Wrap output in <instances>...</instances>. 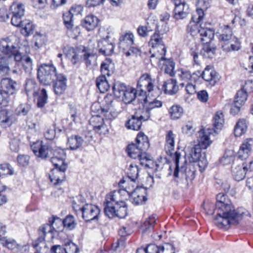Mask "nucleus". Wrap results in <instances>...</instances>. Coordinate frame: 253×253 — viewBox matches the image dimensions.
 Instances as JSON below:
<instances>
[{"label": "nucleus", "mask_w": 253, "mask_h": 253, "mask_svg": "<svg viewBox=\"0 0 253 253\" xmlns=\"http://www.w3.org/2000/svg\"><path fill=\"white\" fill-rule=\"evenodd\" d=\"M215 211L213 222L220 229H227L230 225H237L242 218L243 212L237 211L227 195L220 193L216 195Z\"/></svg>", "instance_id": "1"}, {"label": "nucleus", "mask_w": 253, "mask_h": 253, "mask_svg": "<svg viewBox=\"0 0 253 253\" xmlns=\"http://www.w3.org/2000/svg\"><path fill=\"white\" fill-rule=\"evenodd\" d=\"M135 141L136 143L127 146L126 150L127 155L132 159H137L141 165L150 168V164L153 163V158L146 152L150 146L148 137L143 132H140Z\"/></svg>", "instance_id": "2"}, {"label": "nucleus", "mask_w": 253, "mask_h": 253, "mask_svg": "<svg viewBox=\"0 0 253 253\" xmlns=\"http://www.w3.org/2000/svg\"><path fill=\"white\" fill-rule=\"evenodd\" d=\"M31 148L38 158L45 159L50 158V161L54 166L67 165L65 163L66 153L60 148H52L42 141H37L31 145Z\"/></svg>", "instance_id": "3"}, {"label": "nucleus", "mask_w": 253, "mask_h": 253, "mask_svg": "<svg viewBox=\"0 0 253 253\" xmlns=\"http://www.w3.org/2000/svg\"><path fill=\"white\" fill-rule=\"evenodd\" d=\"M121 191L114 190L106 196L104 203V211L105 214L109 218L116 217L124 218L127 214L126 204L119 199Z\"/></svg>", "instance_id": "4"}, {"label": "nucleus", "mask_w": 253, "mask_h": 253, "mask_svg": "<svg viewBox=\"0 0 253 253\" xmlns=\"http://www.w3.org/2000/svg\"><path fill=\"white\" fill-rule=\"evenodd\" d=\"M212 130L209 128L202 129L199 131L200 140L199 143L195 145L191 149V160L193 162H197L201 171H204L208 166V161L205 153H201L202 149H205L211 144L210 134Z\"/></svg>", "instance_id": "5"}, {"label": "nucleus", "mask_w": 253, "mask_h": 253, "mask_svg": "<svg viewBox=\"0 0 253 253\" xmlns=\"http://www.w3.org/2000/svg\"><path fill=\"white\" fill-rule=\"evenodd\" d=\"M114 107L113 97L110 94L99 96L96 102V119H97L99 124L96 125V130L104 127V118L111 119L110 115Z\"/></svg>", "instance_id": "6"}, {"label": "nucleus", "mask_w": 253, "mask_h": 253, "mask_svg": "<svg viewBox=\"0 0 253 253\" xmlns=\"http://www.w3.org/2000/svg\"><path fill=\"white\" fill-rule=\"evenodd\" d=\"M180 153L176 152L174 154V162L175 168L173 172L174 181L178 183L180 178H185L187 180H192L195 178L196 169L193 164L187 163L184 159V163L180 167L179 159Z\"/></svg>", "instance_id": "7"}, {"label": "nucleus", "mask_w": 253, "mask_h": 253, "mask_svg": "<svg viewBox=\"0 0 253 253\" xmlns=\"http://www.w3.org/2000/svg\"><path fill=\"white\" fill-rule=\"evenodd\" d=\"M198 6L196 13L192 17L191 20L187 27V32L192 36L199 34V28L198 24L200 23L205 16L204 10L208 8V3L205 0H199L198 3Z\"/></svg>", "instance_id": "8"}, {"label": "nucleus", "mask_w": 253, "mask_h": 253, "mask_svg": "<svg viewBox=\"0 0 253 253\" xmlns=\"http://www.w3.org/2000/svg\"><path fill=\"white\" fill-rule=\"evenodd\" d=\"M0 51L9 59H13L16 62L22 60V56L19 48L8 38L0 41Z\"/></svg>", "instance_id": "9"}, {"label": "nucleus", "mask_w": 253, "mask_h": 253, "mask_svg": "<svg viewBox=\"0 0 253 253\" xmlns=\"http://www.w3.org/2000/svg\"><path fill=\"white\" fill-rule=\"evenodd\" d=\"M58 74L55 67L51 64H43L39 67L38 78L43 85H50L55 80Z\"/></svg>", "instance_id": "10"}, {"label": "nucleus", "mask_w": 253, "mask_h": 253, "mask_svg": "<svg viewBox=\"0 0 253 253\" xmlns=\"http://www.w3.org/2000/svg\"><path fill=\"white\" fill-rule=\"evenodd\" d=\"M97 37L101 38L98 41L99 52L105 56L111 55L114 52V45L112 42H109V36L105 29L100 28Z\"/></svg>", "instance_id": "11"}, {"label": "nucleus", "mask_w": 253, "mask_h": 253, "mask_svg": "<svg viewBox=\"0 0 253 253\" xmlns=\"http://www.w3.org/2000/svg\"><path fill=\"white\" fill-rule=\"evenodd\" d=\"M84 48L81 51L78 48H74L72 47H67L65 50L66 57L70 60L73 64H77L81 59L82 56H84V59L86 61V66L91 65V60L89 58H93V54L84 53Z\"/></svg>", "instance_id": "12"}, {"label": "nucleus", "mask_w": 253, "mask_h": 253, "mask_svg": "<svg viewBox=\"0 0 253 253\" xmlns=\"http://www.w3.org/2000/svg\"><path fill=\"white\" fill-rule=\"evenodd\" d=\"M154 82L150 75L144 74L140 77L137 84L136 89L139 96H146L147 92H151L154 90Z\"/></svg>", "instance_id": "13"}, {"label": "nucleus", "mask_w": 253, "mask_h": 253, "mask_svg": "<svg viewBox=\"0 0 253 253\" xmlns=\"http://www.w3.org/2000/svg\"><path fill=\"white\" fill-rule=\"evenodd\" d=\"M10 11L12 14L11 24L15 27H21L24 20L22 18L24 15V5L22 3L13 2L10 7Z\"/></svg>", "instance_id": "14"}, {"label": "nucleus", "mask_w": 253, "mask_h": 253, "mask_svg": "<svg viewBox=\"0 0 253 253\" xmlns=\"http://www.w3.org/2000/svg\"><path fill=\"white\" fill-rule=\"evenodd\" d=\"M150 118V115H141L138 116L135 114L127 118L125 126L128 129L139 130L142 126V122L146 121Z\"/></svg>", "instance_id": "15"}, {"label": "nucleus", "mask_w": 253, "mask_h": 253, "mask_svg": "<svg viewBox=\"0 0 253 253\" xmlns=\"http://www.w3.org/2000/svg\"><path fill=\"white\" fill-rule=\"evenodd\" d=\"M126 192V190H124ZM130 201L135 205H141L147 200V189L143 187H137L132 192L127 191Z\"/></svg>", "instance_id": "16"}, {"label": "nucleus", "mask_w": 253, "mask_h": 253, "mask_svg": "<svg viewBox=\"0 0 253 253\" xmlns=\"http://www.w3.org/2000/svg\"><path fill=\"white\" fill-rule=\"evenodd\" d=\"M162 35L160 31H156L151 37L149 45L154 50L156 49L160 55L165 56L167 49L163 41Z\"/></svg>", "instance_id": "17"}, {"label": "nucleus", "mask_w": 253, "mask_h": 253, "mask_svg": "<svg viewBox=\"0 0 253 253\" xmlns=\"http://www.w3.org/2000/svg\"><path fill=\"white\" fill-rule=\"evenodd\" d=\"M67 165L55 166L49 173L50 181L54 185L60 184L64 181L65 172L67 169Z\"/></svg>", "instance_id": "18"}, {"label": "nucleus", "mask_w": 253, "mask_h": 253, "mask_svg": "<svg viewBox=\"0 0 253 253\" xmlns=\"http://www.w3.org/2000/svg\"><path fill=\"white\" fill-rule=\"evenodd\" d=\"M231 171L233 178L238 181L243 180L246 175H249L250 172L247 165L244 163L242 165L233 164Z\"/></svg>", "instance_id": "19"}, {"label": "nucleus", "mask_w": 253, "mask_h": 253, "mask_svg": "<svg viewBox=\"0 0 253 253\" xmlns=\"http://www.w3.org/2000/svg\"><path fill=\"white\" fill-rule=\"evenodd\" d=\"M221 47L226 53L238 51L242 48V42L239 38L234 36L231 40L223 42Z\"/></svg>", "instance_id": "20"}, {"label": "nucleus", "mask_w": 253, "mask_h": 253, "mask_svg": "<svg viewBox=\"0 0 253 253\" xmlns=\"http://www.w3.org/2000/svg\"><path fill=\"white\" fill-rule=\"evenodd\" d=\"M200 77L208 82L211 86L214 85L219 80L216 72L209 66H207L203 72L200 71Z\"/></svg>", "instance_id": "21"}, {"label": "nucleus", "mask_w": 253, "mask_h": 253, "mask_svg": "<svg viewBox=\"0 0 253 253\" xmlns=\"http://www.w3.org/2000/svg\"><path fill=\"white\" fill-rule=\"evenodd\" d=\"M178 76L182 81L187 83H195L200 78V71L198 70L191 73L188 70L181 68L178 70Z\"/></svg>", "instance_id": "22"}, {"label": "nucleus", "mask_w": 253, "mask_h": 253, "mask_svg": "<svg viewBox=\"0 0 253 253\" xmlns=\"http://www.w3.org/2000/svg\"><path fill=\"white\" fill-rule=\"evenodd\" d=\"M134 37L133 33L128 31L122 34L119 40V47L125 51L134 44Z\"/></svg>", "instance_id": "23"}, {"label": "nucleus", "mask_w": 253, "mask_h": 253, "mask_svg": "<svg viewBox=\"0 0 253 253\" xmlns=\"http://www.w3.org/2000/svg\"><path fill=\"white\" fill-rule=\"evenodd\" d=\"M54 83V90L56 94L60 95L62 94L67 87V78L63 75L58 74Z\"/></svg>", "instance_id": "24"}, {"label": "nucleus", "mask_w": 253, "mask_h": 253, "mask_svg": "<svg viewBox=\"0 0 253 253\" xmlns=\"http://www.w3.org/2000/svg\"><path fill=\"white\" fill-rule=\"evenodd\" d=\"M201 41L203 44L211 43L214 37V31L212 29L201 27L199 30Z\"/></svg>", "instance_id": "25"}, {"label": "nucleus", "mask_w": 253, "mask_h": 253, "mask_svg": "<svg viewBox=\"0 0 253 253\" xmlns=\"http://www.w3.org/2000/svg\"><path fill=\"white\" fill-rule=\"evenodd\" d=\"M162 89L166 94L170 95L175 94L178 90L176 79H169L164 82Z\"/></svg>", "instance_id": "26"}, {"label": "nucleus", "mask_w": 253, "mask_h": 253, "mask_svg": "<svg viewBox=\"0 0 253 253\" xmlns=\"http://www.w3.org/2000/svg\"><path fill=\"white\" fill-rule=\"evenodd\" d=\"M16 83L9 78H4L0 82V89L9 94H13L16 91Z\"/></svg>", "instance_id": "27"}, {"label": "nucleus", "mask_w": 253, "mask_h": 253, "mask_svg": "<svg viewBox=\"0 0 253 253\" xmlns=\"http://www.w3.org/2000/svg\"><path fill=\"white\" fill-rule=\"evenodd\" d=\"M33 246L36 249V253H51V249H50L47 246L46 243L42 237L39 238L33 242Z\"/></svg>", "instance_id": "28"}, {"label": "nucleus", "mask_w": 253, "mask_h": 253, "mask_svg": "<svg viewBox=\"0 0 253 253\" xmlns=\"http://www.w3.org/2000/svg\"><path fill=\"white\" fill-rule=\"evenodd\" d=\"M216 48L211 43L203 44V46L200 51V55L206 59L212 58L216 52Z\"/></svg>", "instance_id": "29"}, {"label": "nucleus", "mask_w": 253, "mask_h": 253, "mask_svg": "<svg viewBox=\"0 0 253 253\" xmlns=\"http://www.w3.org/2000/svg\"><path fill=\"white\" fill-rule=\"evenodd\" d=\"M94 211V206L92 204H85L82 207L81 213L83 218L86 221H88L95 219V216L93 215Z\"/></svg>", "instance_id": "30"}, {"label": "nucleus", "mask_w": 253, "mask_h": 253, "mask_svg": "<svg viewBox=\"0 0 253 253\" xmlns=\"http://www.w3.org/2000/svg\"><path fill=\"white\" fill-rule=\"evenodd\" d=\"M25 90L28 96H35L39 90L36 82L33 79H27L25 84Z\"/></svg>", "instance_id": "31"}, {"label": "nucleus", "mask_w": 253, "mask_h": 253, "mask_svg": "<svg viewBox=\"0 0 253 253\" xmlns=\"http://www.w3.org/2000/svg\"><path fill=\"white\" fill-rule=\"evenodd\" d=\"M160 60H164V66L165 67V73L169 75L170 77H173L175 75L174 71L175 63L171 58L167 59L165 56L162 55Z\"/></svg>", "instance_id": "32"}, {"label": "nucleus", "mask_w": 253, "mask_h": 253, "mask_svg": "<svg viewBox=\"0 0 253 253\" xmlns=\"http://www.w3.org/2000/svg\"><path fill=\"white\" fill-rule=\"evenodd\" d=\"M175 8L174 9V17L176 19H181L185 18L187 15V12L184 10L186 5L185 2L180 1L174 2Z\"/></svg>", "instance_id": "33"}, {"label": "nucleus", "mask_w": 253, "mask_h": 253, "mask_svg": "<svg viewBox=\"0 0 253 253\" xmlns=\"http://www.w3.org/2000/svg\"><path fill=\"white\" fill-rule=\"evenodd\" d=\"M224 123V120L222 113L220 112H216L213 119L212 129L214 132L218 133L222 129Z\"/></svg>", "instance_id": "34"}, {"label": "nucleus", "mask_w": 253, "mask_h": 253, "mask_svg": "<svg viewBox=\"0 0 253 253\" xmlns=\"http://www.w3.org/2000/svg\"><path fill=\"white\" fill-rule=\"evenodd\" d=\"M252 150V145L248 141H245L241 144L238 152V157L242 160L247 159Z\"/></svg>", "instance_id": "35"}, {"label": "nucleus", "mask_w": 253, "mask_h": 253, "mask_svg": "<svg viewBox=\"0 0 253 253\" xmlns=\"http://www.w3.org/2000/svg\"><path fill=\"white\" fill-rule=\"evenodd\" d=\"M138 95V92L136 89L128 87L123 95V101L125 104H129L134 101Z\"/></svg>", "instance_id": "36"}, {"label": "nucleus", "mask_w": 253, "mask_h": 253, "mask_svg": "<svg viewBox=\"0 0 253 253\" xmlns=\"http://www.w3.org/2000/svg\"><path fill=\"white\" fill-rule=\"evenodd\" d=\"M39 237H42L44 240V238L47 235H50V238H52L56 233L54 230L52 225L50 223L43 224L39 228Z\"/></svg>", "instance_id": "37"}, {"label": "nucleus", "mask_w": 253, "mask_h": 253, "mask_svg": "<svg viewBox=\"0 0 253 253\" xmlns=\"http://www.w3.org/2000/svg\"><path fill=\"white\" fill-rule=\"evenodd\" d=\"M37 106L39 108L43 107L47 103L48 94L47 90L45 88L39 89L37 94Z\"/></svg>", "instance_id": "38"}, {"label": "nucleus", "mask_w": 253, "mask_h": 253, "mask_svg": "<svg viewBox=\"0 0 253 253\" xmlns=\"http://www.w3.org/2000/svg\"><path fill=\"white\" fill-rule=\"evenodd\" d=\"M144 101L146 104L145 107L146 110L145 115H149L150 116V111L153 109L160 108L162 106L163 103L162 101L155 99L153 101L148 102L147 97L145 96Z\"/></svg>", "instance_id": "39"}, {"label": "nucleus", "mask_w": 253, "mask_h": 253, "mask_svg": "<svg viewBox=\"0 0 253 253\" xmlns=\"http://www.w3.org/2000/svg\"><path fill=\"white\" fill-rule=\"evenodd\" d=\"M247 125L245 120H239L234 127V134L236 137H240L247 131Z\"/></svg>", "instance_id": "40"}, {"label": "nucleus", "mask_w": 253, "mask_h": 253, "mask_svg": "<svg viewBox=\"0 0 253 253\" xmlns=\"http://www.w3.org/2000/svg\"><path fill=\"white\" fill-rule=\"evenodd\" d=\"M0 242L3 247L11 251H17L19 246L16 242L11 239H7L6 237L0 238Z\"/></svg>", "instance_id": "41"}, {"label": "nucleus", "mask_w": 253, "mask_h": 253, "mask_svg": "<svg viewBox=\"0 0 253 253\" xmlns=\"http://www.w3.org/2000/svg\"><path fill=\"white\" fill-rule=\"evenodd\" d=\"M127 87L125 84L117 82L113 86V92L116 97L120 98L123 96Z\"/></svg>", "instance_id": "42"}, {"label": "nucleus", "mask_w": 253, "mask_h": 253, "mask_svg": "<svg viewBox=\"0 0 253 253\" xmlns=\"http://www.w3.org/2000/svg\"><path fill=\"white\" fill-rule=\"evenodd\" d=\"M234 36L231 27L228 25H225L222 29L219 36V39L223 42H225L232 39Z\"/></svg>", "instance_id": "43"}, {"label": "nucleus", "mask_w": 253, "mask_h": 253, "mask_svg": "<svg viewBox=\"0 0 253 253\" xmlns=\"http://www.w3.org/2000/svg\"><path fill=\"white\" fill-rule=\"evenodd\" d=\"M96 86L101 93H104L109 88V84L106 80V76L102 75L96 80Z\"/></svg>", "instance_id": "44"}, {"label": "nucleus", "mask_w": 253, "mask_h": 253, "mask_svg": "<svg viewBox=\"0 0 253 253\" xmlns=\"http://www.w3.org/2000/svg\"><path fill=\"white\" fill-rule=\"evenodd\" d=\"M48 222L52 225L55 233L62 231L64 227L63 220L57 216H53L51 218H49Z\"/></svg>", "instance_id": "45"}, {"label": "nucleus", "mask_w": 253, "mask_h": 253, "mask_svg": "<svg viewBox=\"0 0 253 253\" xmlns=\"http://www.w3.org/2000/svg\"><path fill=\"white\" fill-rule=\"evenodd\" d=\"M170 118L172 120L179 119L183 113V108L178 105H173L169 110Z\"/></svg>", "instance_id": "46"}, {"label": "nucleus", "mask_w": 253, "mask_h": 253, "mask_svg": "<svg viewBox=\"0 0 253 253\" xmlns=\"http://www.w3.org/2000/svg\"><path fill=\"white\" fill-rule=\"evenodd\" d=\"M21 27L22 28L21 30V33L25 36H29L32 34L35 29V26L33 23L28 19H25L23 20Z\"/></svg>", "instance_id": "47"}, {"label": "nucleus", "mask_w": 253, "mask_h": 253, "mask_svg": "<svg viewBox=\"0 0 253 253\" xmlns=\"http://www.w3.org/2000/svg\"><path fill=\"white\" fill-rule=\"evenodd\" d=\"M83 140L81 137L77 135L72 136L68 138V144L71 150H76L82 145Z\"/></svg>", "instance_id": "48"}, {"label": "nucleus", "mask_w": 253, "mask_h": 253, "mask_svg": "<svg viewBox=\"0 0 253 253\" xmlns=\"http://www.w3.org/2000/svg\"><path fill=\"white\" fill-rule=\"evenodd\" d=\"M82 25L87 31L94 30L95 28V23L93 15L90 14L87 15L83 22Z\"/></svg>", "instance_id": "49"}, {"label": "nucleus", "mask_w": 253, "mask_h": 253, "mask_svg": "<svg viewBox=\"0 0 253 253\" xmlns=\"http://www.w3.org/2000/svg\"><path fill=\"white\" fill-rule=\"evenodd\" d=\"M139 174V168L137 166L131 164L129 166L127 177L131 181L135 182L137 179Z\"/></svg>", "instance_id": "50"}, {"label": "nucleus", "mask_w": 253, "mask_h": 253, "mask_svg": "<svg viewBox=\"0 0 253 253\" xmlns=\"http://www.w3.org/2000/svg\"><path fill=\"white\" fill-rule=\"evenodd\" d=\"M73 16L68 11L63 13V23L68 30H71L74 27Z\"/></svg>", "instance_id": "51"}, {"label": "nucleus", "mask_w": 253, "mask_h": 253, "mask_svg": "<svg viewBox=\"0 0 253 253\" xmlns=\"http://www.w3.org/2000/svg\"><path fill=\"white\" fill-rule=\"evenodd\" d=\"M10 112L6 109H3L0 111V124L1 125H11L12 121L9 115Z\"/></svg>", "instance_id": "52"}, {"label": "nucleus", "mask_w": 253, "mask_h": 253, "mask_svg": "<svg viewBox=\"0 0 253 253\" xmlns=\"http://www.w3.org/2000/svg\"><path fill=\"white\" fill-rule=\"evenodd\" d=\"M161 246H158L154 244H149L145 249H138L136 250V253H139L140 252L145 253H161Z\"/></svg>", "instance_id": "53"}, {"label": "nucleus", "mask_w": 253, "mask_h": 253, "mask_svg": "<svg viewBox=\"0 0 253 253\" xmlns=\"http://www.w3.org/2000/svg\"><path fill=\"white\" fill-rule=\"evenodd\" d=\"M22 61L23 68L25 72L30 73L33 69V63L31 58L29 56H22Z\"/></svg>", "instance_id": "54"}, {"label": "nucleus", "mask_w": 253, "mask_h": 253, "mask_svg": "<svg viewBox=\"0 0 253 253\" xmlns=\"http://www.w3.org/2000/svg\"><path fill=\"white\" fill-rule=\"evenodd\" d=\"M63 223L64 227L70 230L74 229L77 224L74 217L70 214L66 216L63 219Z\"/></svg>", "instance_id": "55"}, {"label": "nucleus", "mask_w": 253, "mask_h": 253, "mask_svg": "<svg viewBox=\"0 0 253 253\" xmlns=\"http://www.w3.org/2000/svg\"><path fill=\"white\" fill-rule=\"evenodd\" d=\"M248 98V93L246 92L244 89L241 88L236 93L235 97V100L236 102L239 103L240 104L244 105Z\"/></svg>", "instance_id": "56"}, {"label": "nucleus", "mask_w": 253, "mask_h": 253, "mask_svg": "<svg viewBox=\"0 0 253 253\" xmlns=\"http://www.w3.org/2000/svg\"><path fill=\"white\" fill-rule=\"evenodd\" d=\"M11 95L0 89V108L6 107L8 105Z\"/></svg>", "instance_id": "57"}, {"label": "nucleus", "mask_w": 253, "mask_h": 253, "mask_svg": "<svg viewBox=\"0 0 253 253\" xmlns=\"http://www.w3.org/2000/svg\"><path fill=\"white\" fill-rule=\"evenodd\" d=\"M13 59H9L8 58L2 57L0 59V71L6 74L9 71L10 62Z\"/></svg>", "instance_id": "58"}, {"label": "nucleus", "mask_w": 253, "mask_h": 253, "mask_svg": "<svg viewBox=\"0 0 253 253\" xmlns=\"http://www.w3.org/2000/svg\"><path fill=\"white\" fill-rule=\"evenodd\" d=\"M112 63V59L106 58L105 60L102 62L100 66V71L102 75L110 76V71L109 68Z\"/></svg>", "instance_id": "59"}, {"label": "nucleus", "mask_w": 253, "mask_h": 253, "mask_svg": "<svg viewBox=\"0 0 253 253\" xmlns=\"http://www.w3.org/2000/svg\"><path fill=\"white\" fill-rule=\"evenodd\" d=\"M166 147L169 151L173 150L174 147V136L171 130L168 131L166 135Z\"/></svg>", "instance_id": "60"}, {"label": "nucleus", "mask_w": 253, "mask_h": 253, "mask_svg": "<svg viewBox=\"0 0 253 253\" xmlns=\"http://www.w3.org/2000/svg\"><path fill=\"white\" fill-rule=\"evenodd\" d=\"M234 160L233 153L232 151H226L223 156L220 159V163L223 165L230 164Z\"/></svg>", "instance_id": "61"}, {"label": "nucleus", "mask_w": 253, "mask_h": 253, "mask_svg": "<svg viewBox=\"0 0 253 253\" xmlns=\"http://www.w3.org/2000/svg\"><path fill=\"white\" fill-rule=\"evenodd\" d=\"M65 253H78L79 249L77 246L71 241H67L65 243Z\"/></svg>", "instance_id": "62"}, {"label": "nucleus", "mask_w": 253, "mask_h": 253, "mask_svg": "<svg viewBox=\"0 0 253 253\" xmlns=\"http://www.w3.org/2000/svg\"><path fill=\"white\" fill-rule=\"evenodd\" d=\"M0 171L2 175H12L14 170L12 167L9 164H3L0 165Z\"/></svg>", "instance_id": "63"}, {"label": "nucleus", "mask_w": 253, "mask_h": 253, "mask_svg": "<svg viewBox=\"0 0 253 253\" xmlns=\"http://www.w3.org/2000/svg\"><path fill=\"white\" fill-rule=\"evenodd\" d=\"M161 253H175V248L173 245L166 243L161 247Z\"/></svg>", "instance_id": "64"}]
</instances>
